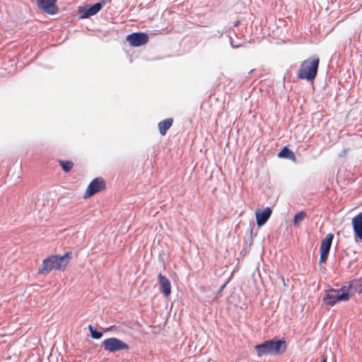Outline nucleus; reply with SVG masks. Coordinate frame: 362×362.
<instances>
[{"label": "nucleus", "mask_w": 362, "mask_h": 362, "mask_svg": "<svg viewBox=\"0 0 362 362\" xmlns=\"http://www.w3.org/2000/svg\"><path fill=\"white\" fill-rule=\"evenodd\" d=\"M72 258L73 252L71 251H69L62 255H49L43 259L37 273L38 274H46L52 270L64 272Z\"/></svg>", "instance_id": "1"}, {"label": "nucleus", "mask_w": 362, "mask_h": 362, "mask_svg": "<svg viewBox=\"0 0 362 362\" xmlns=\"http://www.w3.org/2000/svg\"><path fill=\"white\" fill-rule=\"evenodd\" d=\"M287 344L284 338L274 337L255 346L257 356L263 355L278 356L286 351Z\"/></svg>", "instance_id": "2"}, {"label": "nucleus", "mask_w": 362, "mask_h": 362, "mask_svg": "<svg viewBox=\"0 0 362 362\" xmlns=\"http://www.w3.org/2000/svg\"><path fill=\"white\" fill-rule=\"evenodd\" d=\"M320 59L317 56H312L304 60L297 74L298 78L312 82L316 78L319 68Z\"/></svg>", "instance_id": "3"}, {"label": "nucleus", "mask_w": 362, "mask_h": 362, "mask_svg": "<svg viewBox=\"0 0 362 362\" xmlns=\"http://www.w3.org/2000/svg\"><path fill=\"white\" fill-rule=\"evenodd\" d=\"M349 297V289L343 288L340 290L332 288L326 291L322 300L327 305L333 306L339 302L348 300Z\"/></svg>", "instance_id": "4"}, {"label": "nucleus", "mask_w": 362, "mask_h": 362, "mask_svg": "<svg viewBox=\"0 0 362 362\" xmlns=\"http://www.w3.org/2000/svg\"><path fill=\"white\" fill-rule=\"evenodd\" d=\"M101 346L109 353H115L129 349V346L117 337H110L103 340Z\"/></svg>", "instance_id": "5"}, {"label": "nucleus", "mask_w": 362, "mask_h": 362, "mask_svg": "<svg viewBox=\"0 0 362 362\" xmlns=\"http://www.w3.org/2000/svg\"><path fill=\"white\" fill-rule=\"evenodd\" d=\"M105 188V182L103 178L98 177L94 178L88 185L84 198H88Z\"/></svg>", "instance_id": "6"}, {"label": "nucleus", "mask_w": 362, "mask_h": 362, "mask_svg": "<svg viewBox=\"0 0 362 362\" xmlns=\"http://www.w3.org/2000/svg\"><path fill=\"white\" fill-rule=\"evenodd\" d=\"M148 35L144 32H136L127 35L126 40L132 47H140L148 41Z\"/></svg>", "instance_id": "7"}, {"label": "nucleus", "mask_w": 362, "mask_h": 362, "mask_svg": "<svg viewBox=\"0 0 362 362\" xmlns=\"http://www.w3.org/2000/svg\"><path fill=\"white\" fill-rule=\"evenodd\" d=\"M100 11V4L96 3L92 5L79 6L78 8V12L80 16V18L81 19L88 18L90 16L97 14Z\"/></svg>", "instance_id": "8"}, {"label": "nucleus", "mask_w": 362, "mask_h": 362, "mask_svg": "<svg viewBox=\"0 0 362 362\" xmlns=\"http://www.w3.org/2000/svg\"><path fill=\"white\" fill-rule=\"evenodd\" d=\"M57 0H36L37 6L48 14L54 15L59 11Z\"/></svg>", "instance_id": "9"}, {"label": "nucleus", "mask_w": 362, "mask_h": 362, "mask_svg": "<svg viewBox=\"0 0 362 362\" xmlns=\"http://www.w3.org/2000/svg\"><path fill=\"white\" fill-rule=\"evenodd\" d=\"M272 214V208L267 206L263 210L258 209L255 212L256 222L258 227L264 226Z\"/></svg>", "instance_id": "10"}, {"label": "nucleus", "mask_w": 362, "mask_h": 362, "mask_svg": "<svg viewBox=\"0 0 362 362\" xmlns=\"http://www.w3.org/2000/svg\"><path fill=\"white\" fill-rule=\"evenodd\" d=\"M354 236L362 242V212L352 218Z\"/></svg>", "instance_id": "11"}, {"label": "nucleus", "mask_w": 362, "mask_h": 362, "mask_svg": "<svg viewBox=\"0 0 362 362\" xmlns=\"http://www.w3.org/2000/svg\"><path fill=\"white\" fill-rule=\"evenodd\" d=\"M158 280L160 286V293L165 297L169 296L171 293V284L169 279L161 273H159Z\"/></svg>", "instance_id": "12"}, {"label": "nucleus", "mask_w": 362, "mask_h": 362, "mask_svg": "<svg viewBox=\"0 0 362 362\" xmlns=\"http://www.w3.org/2000/svg\"><path fill=\"white\" fill-rule=\"evenodd\" d=\"M348 284L349 289L362 296V276L349 281Z\"/></svg>", "instance_id": "13"}, {"label": "nucleus", "mask_w": 362, "mask_h": 362, "mask_svg": "<svg viewBox=\"0 0 362 362\" xmlns=\"http://www.w3.org/2000/svg\"><path fill=\"white\" fill-rule=\"evenodd\" d=\"M333 239H334L333 234H332V233L327 234L326 235V237L321 242L320 251L329 253Z\"/></svg>", "instance_id": "14"}, {"label": "nucleus", "mask_w": 362, "mask_h": 362, "mask_svg": "<svg viewBox=\"0 0 362 362\" xmlns=\"http://www.w3.org/2000/svg\"><path fill=\"white\" fill-rule=\"evenodd\" d=\"M278 157L289 159L293 161H296V158L295 153L287 146H284L281 148V150L278 153Z\"/></svg>", "instance_id": "15"}, {"label": "nucleus", "mask_w": 362, "mask_h": 362, "mask_svg": "<svg viewBox=\"0 0 362 362\" xmlns=\"http://www.w3.org/2000/svg\"><path fill=\"white\" fill-rule=\"evenodd\" d=\"M173 122L172 118H168L165 120L160 122L158 124L159 132L161 135H165L167 131L171 127Z\"/></svg>", "instance_id": "16"}, {"label": "nucleus", "mask_w": 362, "mask_h": 362, "mask_svg": "<svg viewBox=\"0 0 362 362\" xmlns=\"http://www.w3.org/2000/svg\"><path fill=\"white\" fill-rule=\"evenodd\" d=\"M59 163L62 167V170L65 173H69L71 170L74 166V163L71 160H59Z\"/></svg>", "instance_id": "17"}, {"label": "nucleus", "mask_w": 362, "mask_h": 362, "mask_svg": "<svg viewBox=\"0 0 362 362\" xmlns=\"http://www.w3.org/2000/svg\"><path fill=\"white\" fill-rule=\"evenodd\" d=\"M88 328L92 339H100L103 337V332L97 330L92 325H89Z\"/></svg>", "instance_id": "18"}, {"label": "nucleus", "mask_w": 362, "mask_h": 362, "mask_svg": "<svg viewBox=\"0 0 362 362\" xmlns=\"http://www.w3.org/2000/svg\"><path fill=\"white\" fill-rule=\"evenodd\" d=\"M306 216V213L303 211H300L298 213H296L293 217V225L298 226L299 225L300 222L302 221L304 218Z\"/></svg>", "instance_id": "19"}, {"label": "nucleus", "mask_w": 362, "mask_h": 362, "mask_svg": "<svg viewBox=\"0 0 362 362\" xmlns=\"http://www.w3.org/2000/svg\"><path fill=\"white\" fill-rule=\"evenodd\" d=\"M329 256V252H322L320 251V264H322L327 259Z\"/></svg>", "instance_id": "20"}, {"label": "nucleus", "mask_w": 362, "mask_h": 362, "mask_svg": "<svg viewBox=\"0 0 362 362\" xmlns=\"http://www.w3.org/2000/svg\"><path fill=\"white\" fill-rule=\"evenodd\" d=\"M229 40H230V44L232 47L238 48L240 46V43H235V40H233V37L230 35H229Z\"/></svg>", "instance_id": "21"}, {"label": "nucleus", "mask_w": 362, "mask_h": 362, "mask_svg": "<svg viewBox=\"0 0 362 362\" xmlns=\"http://www.w3.org/2000/svg\"><path fill=\"white\" fill-rule=\"evenodd\" d=\"M112 1V0H101L99 2H97L96 4H100V10L102 8L106 5L107 4H109Z\"/></svg>", "instance_id": "22"}, {"label": "nucleus", "mask_w": 362, "mask_h": 362, "mask_svg": "<svg viewBox=\"0 0 362 362\" xmlns=\"http://www.w3.org/2000/svg\"><path fill=\"white\" fill-rule=\"evenodd\" d=\"M227 284H228V282L226 281L220 287V288L218 289V291L216 293L217 296L221 295V293L223 292V289L226 288Z\"/></svg>", "instance_id": "23"}, {"label": "nucleus", "mask_w": 362, "mask_h": 362, "mask_svg": "<svg viewBox=\"0 0 362 362\" xmlns=\"http://www.w3.org/2000/svg\"><path fill=\"white\" fill-rule=\"evenodd\" d=\"M253 226H254V223H250V228H249V232H250V236H251V238L252 239V236H253Z\"/></svg>", "instance_id": "24"}, {"label": "nucleus", "mask_w": 362, "mask_h": 362, "mask_svg": "<svg viewBox=\"0 0 362 362\" xmlns=\"http://www.w3.org/2000/svg\"><path fill=\"white\" fill-rule=\"evenodd\" d=\"M346 152H347V150H346V149H344V150H342V151L339 153V155H338V156H339V157H344V156H346Z\"/></svg>", "instance_id": "25"}, {"label": "nucleus", "mask_w": 362, "mask_h": 362, "mask_svg": "<svg viewBox=\"0 0 362 362\" xmlns=\"http://www.w3.org/2000/svg\"><path fill=\"white\" fill-rule=\"evenodd\" d=\"M320 362H327V356H324V355H323V356H322V360H321V361H320Z\"/></svg>", "instance_id": "26"}, {"label": "nucleus", "mask_w": 362, "mask_h": 362, "mask_svg": "<svg viewBox=\"0 0 362 362\" xmlns=\"http://www.w3.org/2000/svg\"><path fill=\"white\" fill-rule=\"evenodd\" d=\"M217 33H218V37H221L223 35V32L220 31V30H218Z\"/></svg>", "instance_id": "27"}, {"label": "nucleus", "mask_w": 362, "mask_h": 362, "mask_svg": "<svg viewBox=\"0 0 362 362\" xmlns=\"http://www.w3.org/2000/svg\"><path fill=\"white\" fill-rule=\"evenodd\" d=\"M113 327H114L113 325H112V326L109 327L108 328H107V329H106V331L111 330V329H112V328Z\"/></svg>", "instance_id": "28"}, {"label": "nucleus", "mask_w": 362, "mask_h": 362, "mask_svg": "<svg viewBox=\"0 0 362 362\" xmlns=\"http://www.w3.org/2000/svg\"><path fill=\"white\" fill-rule=\"evenodd\" d=\"M252 71H253V69L250 70V71H249V74L252 73Z\"/></svg>", "instance_id": "29"}]
</instances>
